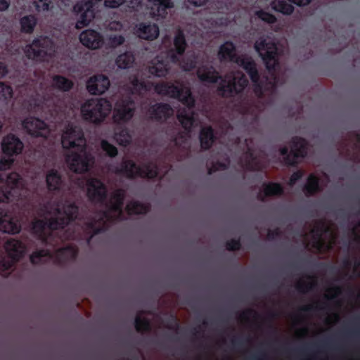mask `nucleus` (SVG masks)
Instances as JSON below:
<instances>
[{
	"label": "nucleus",
	"mask_w": 360,
	"mask_h": 360,
	"mask_svg": "<svg viewBox=\"0 0 360 360\" xmlns=\"http://www.w3.org/2000/svg\"><path fill=\"white\" fill-rule=\"evenodd\" d=\"M64 149H77L65 155V162L70 170L77 173L88 172L94 164V157L87 150L82 129L73 124H68L61 135Z\"/></svg>",
	"instance_id": "1"
},
{
	"label": "nucleus",
	"mask_w": 360,
	"mask_h": 360,
	"mask_svg": "<svg viewBox=\"0 0 360 360\" xmlns=\"http://www.w3.org/2000/svg\"><path fill=\"white\" fill-rule=\"evenodd\" d=\"M218 56L221 61H231L243 67L249 74L254 86V92L256 96L264 100H267L272 95L275 84L271 79V81L264 84V79H261L258 75L256 65L250 57L246 56H238L236 53V48L233 43L226 41L220 47L218 52Z\"/></svg>",
	"instance_id": "2"
},
{
	"label": "nucleus",
	"mask_w": 360,
	"mask_h": 360,
	"mask_svg": "<svg viewBox=\"0 0 360 360\" xmlns=\"http://www.w3.org/2000/svg\"><path fill=\"white\" fill-rule=\"evenodd\" d=\"M44 212L51 217L49 224L42 220H37L32 226L34 233L40 238H44L50 229H57L67 224L75 217L77 207L72 203L63 206L60 204L49 203L45 206Z\"/></svg>",
	"instance_id": "3"
},
{
	"label": "nucleus",
	"mask_w": 360,
	"mask_h": 360,
	"mask_svg": "<svg viewBox=\"0 0 360 360\" xmlns=\"http://www.w3.org/2000/svg\"><path fill=\"white\" fill-rule=\"evenodd\" d=\"M155 91L158 94L169 96L178 98L187 109H183L178 112L177 117L179 122L186 130H190L194 125L193 112L191 110L193 105L194 100L191 96L190 89L185 85L177 84L174 85L169 83H161L154 87Z\"/></svg>",
	"instance_id": "4"
},
{
	"label": "nucleus",
	"mask_w": 360,
	"mask_h": 360,
	"mask_svg": "<svg viewBox=\"0 0 360 360\" xmlns=\"http://www.w3.org/2000/svg\"><path fill=\"white\" fill-rule=\"evenodd\" d=\"M112 111V104L104 98H91L86 100L80 108L82 119L89 123L100 124Z\"/></svg>",
	"instance_id": "5"
},
{
	"label": "nucleus",
	"mask_w": 360,
	"mask_h": 360,
	"mask_svg": "<svg viewBox=\"0 0 360 360\" xmlns=\"http://www.w3.org/2000/svg\"><path fill=\"white\" fill-rule=\"evenodd\" d=\"M255 49L263 59L266 68L269 70L274 69L278 64V56L281 53L274 40L269 37H260L256 41Z\"/></svg>",
	"instance_id": "6"
},
{
	"label": "nucleus",
	"mask_w": 360,
	"mask_h": 360,
	"mask_svg": "<svg viewBox=\"0 0 360 360\" xmlns=\"http://www.w3.org/2000/svg\"><path fill=\"white\" fill-rule=\"evenodd\" d=\"M56 50L53 41L46 37H39L34 39L31 44L24 49L26 56L36 60H44L46 56H52Z\"/></svg>",
	"instance_id": "7"
},
{
	"label": "nucleus",
	"mask_w": 360,
	"mask_h": 360,
	"mask_svg": "<svg viewBox=\"0 0 360 360\" xmlns=\"http://www.w3.org/2000/svg\"><path fill=\"white\" fill-rule=\"evenodd\" d=\"M310 236L311 245L321 251L330 248L335 238L333 229L324 221L318 223L314 227Z\"/></svg>",
	"instance_id": "8"
},
{
	"label": "nucleus",
	"mask_w": 360,
	"mask_h": 360,
	"mask_svg": "<svg viewBox=\"0 0 360 360\" xmlns=\"http://www.w3.org/2000/svg\"><path fill=\"white\" fill-rule=\"evenodd\" d=\"M4 179L0 181L4 182ZM6 184L9 188V191H4L0 186V203L9 202L20 195V191L26 188V182L21 176L13 172L6 176Z\"/></svg>",
	"instance_id": "9"
},
{
	"label": "nucleus",
	"mask_w": 360,
	"mask_h": 360,
	"mask_svg": "<svg viewBox=\"0 0 360 360\" xmlns=\"http://www.w3.org/2000/svg\"><path fill=\"white\" fill-rule=\"evenodd\" d=\"M247 84L248 80L244 75L237 72L233 75H228L224 79H221L218 90L224 96H233L243 90Z\"/></svg>",
	"instance_id": "10"
},
{
	"label": "nucleus",
	"mask_w": 360,
	"mask_h": 360,
	"mask_svg": "<svg viewBox=\"0 0 360 360\" xmlns=\"http://www.w3.org/2000/svg\"><path fill=\"white\" fill-rule=\"evenodd\" d=\"M174 49H172L169 53V57L173 63H179V65L184 70H190L194 67V61H188L187 59L183 58L180 60L183 53L185 51L186 43L184 35L181 31H178L174 39Z\"/></svg>",
	"instance_id": "11"
},
{
	"label": "nucleus",
	"mask_w": 360,
	"mask_h": 360,
	"mask_svg": "<svg viewBox=\"0 0 360 360\" xmlns=\"http://www.w3.org/2000/svg\"><path fill=\"white\" fill-rule=\"evenodd\" d=\"M113 172L129 177L153 178L157 175V170L154 165H145L143 168H140L132 161H124L120 169H116Z\"/></svg>",
	"instance_id": "12"
},
{
	"label": "nucleus",
	"mask_w": 360,
	"mask_h": 360,
	"mask_svg": "<svg viewBox=\"0 0 360 360\" xmlns=\"http://www.w3.org/2000/svg\"><path fill=\"white\" fill-rule=\"evenodd\" d=\"M95 8L85 1H79L75 4L72 12L77 20V29H82L90 24L95 17Z\"/></svg>",
	"instance_id": "13"
},
{
	"label": "nucleus",
	"mask_w": 360,
	"mask_h": 360,
	"mask_svg": "<svg viewBox=\"0 0 360 360\" xmlns=\"http://www.w3.org/2000/svg\"><path fill=\"white\" fill-rule=\"evenodd\" d=\"M4 249L8 257L11 259V261L6 262L3 260L1 262L2 271H6L10 269L14 262L18 261L25 252V247L19 240L14 239H10L7 240L4 245Z\"/></svg>",
	"instance_id": "14"
},
{
	"label": "nucleus",
	"mask_w": 360,
	"mask_h": 360,
	"mask_svg": "<svg viewBox=\"0 0 360 360\" xmlns=\"http://www.w3.org/2000/svg\"><path fill=\"white\" fill-rule=\"evenodd\" d=\"M23 129L34 137L46 138L50 134L49 125L43 120L34 117L25 118L22 123Z\"/></svg>",
	"instance_id": "15"
},
{
	"label": "nucleus",
	"mask_w": 360,
	"mask_h": 360,
	"mask_svg": "<svg viewBox=\"0 0 360 360\" xmlns=\"http://www.w3.org/2000/svg\"><path fill=\"white\" fill-rule=\"evenodd\" d=\"M280 152L287 163L295 164L297 162L299 158H302L306 155L305 141L300 138H295L292 141V146L289 153L286 148H283Z\"/></svg>",
	"instance_id": "16"
},
{
	"label": "nucleus",
	"mask_w": 360,
	"mask_h": 360,
	"mask_svg": "<svg viewBox=\"0 0 360 360\" xmlns=\"http://www.w3.org/2000/svg\"><path fill=\"white\" fill-rule=\"evenodd\" d=\"M134 110V103L131 101H121L116 103L113 110V120L120 124L128 122L133 116Z\"/></svg>",
	"instance_id": "17"
},
{
	"label": "nucleus",
	"mask_w": 360,
	"mask_h": 360,
	"mask_svg": "<svg viewBox=\"0 0 360 360\" xmlns=\"http://www.w3.org/2000/svg\"><path fill=\"white\" fill-rule=\"evenodd\" d=\"M87 197L92 202H101L106 195V188L104 184L96 178H90L86 184Z\"/></svg>",
	"instance_id": "18"
},
{
	"label": "nucleus",
	"mask_w": 360,
	"mask_h": 360,
	"mask_svg": "<svg viewBox=\"0 0 360 360\" xmlns=\"http://www.w3.org/2000/svg\"><path fill=\"white\" fill-rule=\"evenodd\" d=\"M24 144L15 135L9 134L5 136L1 141V150L6 156H14L20 154Z\"/></svg>",
	"instance_id": "19"
},
{
	"label": "nucleus",
	"mask_w": 360,
	"mask_h": 360,
	"mask_svg": "<svg viewBox=\"0 0 360 360\" xmlns=\"http://www.w3.org/2000/svg\"><path fill=\"white\" fill-rule=\"evenodd\" d=\"M79 38L84 46L91 50L100 49L104 43L102 34L91 29H88L81 32Z\"/></svg>",
	"instance_id": "20"
},
{
	"label": "nucleus",
	"mask_w": 360,
	"mask_h": 360,
	"mask_svg": "<svg viewBox=\"0 0 360 360\" xmlns=\"http://www.w3.org/2000/svg\"><path fill=\"white\" fill-rule=\"evenodd\" d=\"M110 82L108 77L103 75H96L91 77L86 82V89L92 95H101L110 87Z\"/></svg>",
	"instance_id": "21"
},
{
	"label": "nucleus",
	"mask_w": 360,
	"mask_h": 360,
	"mask_svg": "<svg viewBox=\"0 0 360 360\" xmlns=\"http://www.w3.org/2000/svg\"><path fill=\"white\" fill-rule=\"evenodd\" d=\"M150 4V15L158 20L167 15V9L174 7L172 0H148Z\"/></svg>",
	"instance_id": "22"
},
{
	"label": "nucleus",
	"mask_w": 360,
	"mask_h": 360,
	"mask_svg": "<svg viewBox=\"0 0 360 360\" xmlns=\"http://www.w3.org/2000/svg\"><path fill=\"white\" fill-rule=\"evenodd\" d=\"M0 231L11 234L18 233L20 231V225L18 220L1 208H0Z\"/></svg>",
	"instance_id": "23"
},
{
	"label": "nucleus",
	"mask_w": 360,
	"mask_h": 360,
	"mask_svg": "<svg viewBox=\"0 0 360 360\" xmlns=\"http://www.w3.org/2000/svg\"><path fill=\"white\" fill-rule=\"evenodd\" d=\"M135 34L141 39L154 40L159 36L160 30L155 23L141 22L136 26Z\"/></svg>",
	"instance_id": "24"
},
{
	"label": "nucleus",
	"mask_w": 360,
	"mask_h": 360,
	"mask_svg": "<svg viewBox=\"0 0 360 360\" xmlns=\"http://www.w3.org/2000/svg\"><path fill=\"white\" fill-rule=\"evenodd\" d=\"M169 70L167 61L163 60L162 57L158 56L153 59L149 66L148 72L155 77H165Z\"/></svg>",
	"instance_id": "25"
},
{
	"label": "nucleus",
	"mask_w": 360,
	"mask_h": 360,
	"mask_svg": "<svg viewBox=\"0 0 360 360\" xmlns=\"http://www.w3.org/2000/svg\"><path fill=\"white\" fill-rule=\"evenodd\" d=\"M124 198V191L118 190L115 191L110 201V210L112 212L111 217L120 218L121 214V206Z\"/></svg>",
	"instance_id": "26"
},
{
	"label": "nucleus",
	"mask_w": 360,
	"mask_h": 360,
	"mask_svg": "<svg viewBox=\"0 0 360 360\" xmlns=\"http://www.w3.org/2000/svg\"><path fill=\"white\" fill-rule=\"evenodd\" d=\"M151 89L152 85L150 83L146 84L138 80L136 77H133L129 79V82L127 84L124 90L131 94H142L150 91Z\"/></svg>",
	"instance_id": "27"
},
{
	"label": "nucleus",
	"mask_w": 360,
	"mask_h": 360,
	"mask_svg": "<svg viewBox=\"0 0 360 360\" xmlns=\"http://www.w3.org/2000/svg\"><path fill=\"white\" fill-rule=\"evenodd\" d=\"M46 183L49 191H54L60 189L62 185V180L60 174L56 169H51L47 172Z\"/></svg>",
	"instance_id": "28"
},
{
	"label": "nucleus",
	"mask_w": 360,
	"mask_h": 360,
	"mask_svg": "<svg viewBox=\"0 0 360 360\" xmlns=\"http://www.w3.org/2000/svg\"><path fill=\"white\" fill-rule=\"evenodd\" d=\"M37 20L34 15H27L20 19V31L26 34H32L37 25Z\"/></svg>",
	"instance_id": "29"
},
{
	"label": "nucleus",
	"mask_w": 360,
	"mask_h": 360,
	"mask_svg": "<svg viewBox=\"0 0 360 360\" xmlns=\"http://www.w3.org/2000/svg\"><path fill=\"white\" fill-rule=\"evenodd\" d=\"M198 78L205 82L213 83L217 79V72L212 67L202 66L198 70Z\"/></svg>",
	"instance_id": "30"
},
{
	"label": "nucleus",
	"mask_w": 360,
	"mask_h": 360,
	"mask_svg": "<svg viewBox=\"0 0 360 360\" xmlns=\"http://www.w3.org/2000/svg\"><path fill=\"white\" fill-rule=\"evenodd\" d=\"M13 96V88L8 83L0 82V103L8 104Z\"/></svg>",
	"instance_id": "31"
},
{
	"label": "nucleus",
	"mask_w": 360,
	"mask_h": 360,
	"mask_svg": "<svg viewBox=\"0 0 360 360\" xmlns=\"http://www.w3.org/2000/svg\"><path fill=\"white\" fill-rule=\"evenodd\" d=\"M173 114V110L167 104H158L153 108L151 117L163 119Z\"/></svg>",
	"instance_id": "32"
},
{
	"label": "nucleus",
	"mask_w": 360,
	"mask_h": 360,
	"mask_svg": "<svg viewBox=\"0 0 360 360\" xmlns=\"http://www.w3.org/2000/svg\"><path fill=\"white\" fill-rule=\"evenodd\" d=\"M114 139L120 146H126L131 143V136L127 129H122L114 134Z\"/></svg>",
	"instance_id": "33"
},
{
	"label": "nucleus",
	"mask_w": 360,
	"mask_h": 360,
	"mask_svg": "<svg viewBox=\"0 0 360 360\" xmlns=\"http://www.w3.org/2000/svg\"><path fill=\"white\" fill-rule=\"evenodd\" d=\"M201 146L207 149L210 148L213 142V134L211 128H203L200 135Z\"/></svg>",
	"instance_id": "34"
},
{
	"label": "nucleus",
	"mask_w": 360,
	"mask_h": 360,
	"mask_svg": "<svg viewBox=\"0 0 360 360\" xmlns=\"http://www.w3.org/2000/svg\"><path fill=\"white\" fill-rule=\"evenodd\" d=\"M134 61V56L130 53H125L117 57L116 59V65L119 68L125 69L129 68Z\"/></svg>",
	"instance_id": "35"
},
{
	"label": "nucleus",
	"mask_w": 360,
	"mask_h": 360,
	"mask_svg": "<svg viewBox=\"0 0 360 360\" xmlns=\"http://www.w3.org/2000/svg\"><path fill=\"white\" fill-rule=\"evenodd\" d=\"M52 256L47 250L36 251L30 256L31 262L34 264H39L49 260Z\"/></svg>",
	"instance_id": "36"
},
{
	"label": "nucleus",
	"mask_w": 360,
	"mask_h": 360,
	"mask_svg": "<svg viewBox=\"0 0 360 360\" xmlns=\"http://www.w3.org/2000/svg\"><path fill=\"white\" fill-rule=\"evenodd\" d=\"M53 85L56 88L65 91L72 88V83L71 81L63 77L56 76L53 79Z\"/></svg>",
	"instance_id": "37"
},
{
	"label": "nucleus",
	"mask_w": 360,
	"mask_h": 360,
	"mask_svg": "<svg viewBox=\"0 0 360 360\" xmlns=\"http://www.w3.org/2000/svg\"><path fill=\"white\" fill-rule=\"evenodd\" d=\"M319 179L311 174L308 178L307 183L304 187V191L308 194H312L317 192L320 189Z\"/></svg>",
	"instance_id": "38"
},
{
	"label": "nucleus",
	"mask_w": 360,
	"mask_h": 360,
	"mask_svg": "<svg viewBox=\"0 0 360 360\" xmlns=\"http://www.w3.org/2000/svg\"><path fill=\"white\" fill-rule=\"evenodd\" d=\"M148 210V205L138 202H131L127 205V211L129 214L145 213Z\"/></svg>",
	"instance_id": "39"
},
{
	"label": "nucleus",
	"mask_w": 360,
	"mask_h": 360,
	"mask_svg": "<svg viewBox=\"0 0 360 360\" xmlns=\"http://www.w3.org/2000/svg\"><path fill=\"white\" fill-rule=\"evenodd\" d=\"M272 8L283 14H290L293 11V6L288 4L283 0H276L271 4Z\"/></svg>",
	"instance_id": "40"
},
{
	"label": "nucleus",
	"mask_w": 360,
	"mask_h": 360,
	"mask_svg": "<svg viewBox=\"0 0 360 360\" xmlns=\"http://www.w3.org/2000/svg\"><path fill=\"white\" fill-rule=\"evenodd\" d=\"M264 196L279 195L282 193V188L278 184H267L263 186Z\"/></svg>",
	"instance_id": "41"
},
{
	"label": "nucleus",
	"mask_w": 360,
	"mask_h": 360,
	"mask_svg": "<svg viewBox=\"0 0 360 360\" xmlns=\"http://www.w3.org/2000/svg\"><path fill=\"white\" fill-rule=\"evenodd\" d=\"M77 250L73 247H69L65 249L60 250L56 254L55 260L61 261L63 259L72 258L75 256Z\"/></svg>",
	"instance_id": "42"
},
{
	"label": "nucleus",
	"mask_w": 360,
	"mask_h": 360,
	"mask_svg": "<svg viewBox=\"0 0 360 360\" xmlns=\"http://www.w3.org/2000/svg\"><path fill=\"white\" fill-rule=\"evenodd\" d=\"M31 3L38 13L46 12L51 8V0H31Z\"/></svg>",
	"instance_id": "43"
},
{
	"label": "nucleus",
	"mask_w": 360,
	"mask_h": 360,
	"mask_svg": "<svg viewBox=\"0 0 360 360\" xmlns=\"http://www.w3.org/2000/svg\"><path fill=\"white\" fill-rule=\"evenodd\" d=\"M11 157L12 156L4 157L0 160V181L4 179L1 172L9 169L14 162V160Z\"/></svg>",
	"instance_id": "44"
},
{
	"label": "nucleus",
	"mask_w": 360,
	"mask_h": 360,
	"mask_svg": "<svg viewBox=\"0 0 360 360\" xmlns=\"http://www.w3.org/2000/svg\"><path fill=\"white\" fill-rule=\"evenodd\" d=\"M101 147L102 150L110 157H115L117 154L116 147L108 143L106 140L101 141Z\"/></svg>",
	"instance_id": "45"
},
{
	"label": "nucleus",
	"mask_w": 360,
	"mask_h": 360,
	"mask_svg": "<svg viewBox=\"0 0 360 360\" xmlns=\"http://www.w3.org/2000/svg\"><path fill=\"white\" fill-rule=\"evenodd\" d=\"M136 327L138 330H146L149 327L148 319H146L142 314L138 315L136 319Z\"/></svg>",
	"instance_id": "46"
},
{
	"label": "nucleus",
	"mask_w": 360,
	"mask_h": 360,
	"mask_svg": "<svg viewBox=\"0 0 360 360\" xmlns=\"http://www.w3.org/2000/svg\"><path fill=\"white\" fill-rule=\"evenodd\" d=\"M245 166L250 169H257V160L255 158L253 157V153H250L249 154H246L245 156Z\"/></svg>",
	"instance_id": "47"
},
{
	"label": "nucleus",
	"mask_w": 360,
	"mask_h": 360,
	"mask_svg": "<svg viewBox=\"0 0 360 360\" xmlns=\"http://www.w3.org/2000/svg\"><path fill=\"white\" fill-rule=\"evenodd\" d=\"M256 15L258 16L259 18L269 23H272L275 21L274 16L269 14V13L260 11L257 12Z\"/></svg>",
	"instance_id": "48"
},
{
	"label": "nucleus",
	"mask_w": 360,
	"mask_h": 360,
	"mask_svg": "<svg viewBox=\"0 0 360 360\" xmlns=\"http://www.w3.org/2000/svg\"><path fill=\"white\" fill-rule=\"evenodd\" d=\"M124 41V38L121 35H113L109 37V44L111 46L116 47Z\"/></svg>",
	"instance_id": "49"
},
{
	"label": "nucleus",
	"mask_w": 360,
	"mask_h": 360,
	"mask_svg": "<svg viewBox=\"0 0 360 360\" xmlns=\"http://www.w3.org/2000/svg\"><path fill=\"white\" fill-rule=\"evenodd\" d=\"M208 0H185V5L186 7H201L207 3Z\"/></svg>",
	"instance_id": "50"
},
{
	"label": "nucleus",
	"mask_w": 360,
	"mask_h": 360,
	"mask_svg": "<svg viewBox=\"0 0 360 360\" xmlns=\"http://www.w3.org/2000/svg\"><path fill=\"white\" fill-rule=\"evenodd\" d=\"M125 2V0H105L104 5L108 8H117L122 5Z\"/></svg>",
	"instance_id": "51"
},
{
	"label": "nucleus",
	"mask_w": 360,
	"mask_h": 360,
	"mask_svg": "<svg viewBox=\"0 0 360 360\" xmlns=\"http://www.w3.org/2000/svg\"><path fill=\"white\" fill-rule=\"evenodd\" d=\"M340 292V290L338 288H331L327 290L326 296L328 299H333L337 297Z\"/></svg>",
	"instance_id": "52"
},
{
	"label": "nucleus",
	"mask_w": 360,
	"mask_h": 360,
	"mask_svg": "<svg viewBox=\"0 0 360 360\" xmlns=\"http://www.w3.org/2000/svg\"><path fill=\"white\" fill-rule=\"evenodd\" d=\"M302 172H295L290 177V182L289 184L290 185H293L299 179L301 178L302 176Z\"/></svg>",
	"instance_id": "53"
},
{
	"label": "nucleus",
	"mask_w": 360,
	"mask_h": 360,
	"mask_svg": "<svg viewBox=\"0 0 360 360\" xmlns=\"http://www.w3.org/2000/svg\"><path fill=\"white\" fill-rule=\"evenodd\" d=\"M8 73V68L6 64L0 62V79L4 77Z\"/></svg>",
	"instance_id": "54"
},
{
	"label": "nucleus",
	"mask_w": 360,
	"mask_h": 360,
	"mask_svg": "<svg viewBox=\"0 0 360 360\" xmlns=\"http://www.w3.org/2000/svg\"><path fill=\"white\" fill-rule=\"evenodd\" d=\"M108 27L110 30H120L122 25L119 22L114 21L109 24Z\"/></svg>",
	"instance_id": "55"
},
{
	"label": "nucleus",
	"mask_w": 360,
	"mask_h": 360,
	"mask_svg": "<svg viewBox=\"0 0 360 360\" xmlns=\"http://www.w3.org/2000/svg\"><path fill=\"white\" fill-rule=\"evenodd\" d=\"M10 6L8 0H0V11H6Z\"/></svg>",
	"instance_id": "56"
},
{
	"label": "nucleus",
	"mask_w": 360,
	"mask_h": 360,
	"mask_svg": "<svg viewBox=\"0 0 360 360\" xmlns=\"http://www.w3.org/2000/svg\"><path fill=\"white\" fill-rule=\"evenodd\" d=\"M239 243L238 240H232L227 243V248L229 250H236L239 248Z\"/></svg>",
	"instance_id": "57"
},
{
	"label": "nucleus",
	"mask_w": 360,
	"mask_h": 360,
	"mask_svg": "<svg viewBox=\"0 0 360 360\" xmlns=\"http://www.w3.org/2000/svg\"><path fill=\"white\" fill-rule=\"evenodd\" d=\"M289 1H291L298 6H305L308 4L310 1V0H288Z\"/></svg>",
	"instance_id": "58"
},
{
	"label": "nucleus",
	"mask_w": 360,
	"mask_h": 360,
	"mask_svg": "<svg viewBox=\"0 0 360 360\" xmlns=\"http://www.w3.org/2000/svg\"><path fill=\"white\" fill-rule=\"evenodd\" d=\"M353 234L356 240H360V224L353 230Z\"/></svg>",
	"instance_id": "59"
}]
</instances>
